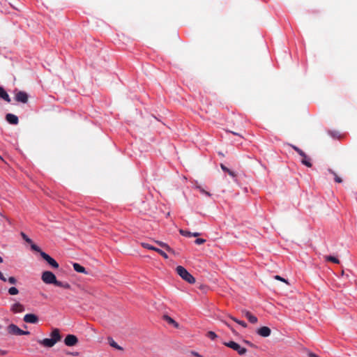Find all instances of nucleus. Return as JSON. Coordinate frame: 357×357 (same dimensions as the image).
Returning a JSON list of instances; mask_svg holds the SVG:
<instances>
[{
  "mask_svg": "<svg viewBox=\"0 0 357 357\" xmlns=\"http://www.w3.org/2000/svg\"><path fill=\"white\" fill-rule=\"evenodd\" d=\"M155 252H157L158 254L162 255L165 259L168 258V256L167 255V254L165 252H164L162 250H160L159 248H156Z\"/></svg>",
  "mask_w": 357,
  "mask_h": 357,
  "instance_id": "obj_29",
  "label": "nucleus"
},
{
  "mask_svg": "<svg viewBox=\"0 0 357 357\" xmlns=\"http://www.w3.org/2000/svg\"><path fill=\"white\" fill-rule=\"evenodd\" d=\"M195 188L199 190V192L206 196L210 197L211 195L209 192L205 190L202 186L199 185H196Z\"/></svg>",
  "mask_w": 357,
  "mask_h": 357,
  "instance_id": "obj_22",
  "label": "nucleus"
},
{
  "mask_svg": "<svg viewBox=\"0 0 357 357\" xmlns=\"http://www.w3.org/2000/svg\"><path fill=\"white\" fill-rule=\"evenodd\" d=\"M0 279L3 280V282H6L7 280L3 275V274L0 271Z\"/></svg>",
  "mask_w": 357,
  "mask_h": 357,
  "instance_id": "obj_36",
  "label": "nucleus"
},
{
  "mask_svg": "<svg viewBox=\"0 0 357 357\" xmlns=\"http://www.w3.org/2000/svg\"><path fill=\"white\" fill-rule=\"evenodd\" d=\"M227 326L231 329V331H232V333L234 334V335H236L237 333L236 332V331L229 324H226Z\"/></svg>",
  "mask_w": 357,
  "mask_h": 357,
  "instance_id": "obj_37",
  "label": "nucleus"
},
{
  "mask_svg": "<svg viewBox=\"0 0 357 357\" xmlns=\"http://www.w3.org/2000/svg\"><path fill=\"white\" fill-rule=\"evenodd\" d=\"M10 310L13 313H20L24 311V307L20 303L16 302L11 305Z\"/></svg>",
  "mask_w": 357,
  "mask_h": 357,
  "instance_id": "obj_8",
  "label": "nucleus"
},
{
  "mask_svg": "<svg viewBox=\"0 0 357 357\" xmlns=\"http://www.w3.org/2000/svg\"><path fill=\"white\" fill-rule=\"evenodd\" d=\"M206 336L211 340H215L217 337L216 334L213 331H208Z\"/></svg>",
  "mask_w": 357,
  "mask_h": 357,
  "instance_id": "obj_27",
  "label": "nucleus"
},
{
  "mask_svg": "<svg viewBox=\"0 0 357 357\" xmlns=\"http://www.w3.org/2000/svg\"><path fill=\"white\" fill-rule=\"evenodd\" d=\"M0 98H3L4 100L8 102H10V98L6 91L0 86Z\"/></svg>",
  "mask_w": 357,
  "mask_h": 357,
  "instance_id": "obj_14",
  "label": "nucleus"
},
{
  "mask_svg": "<svg viewBox=\"0 0 357 357\" xmlns=\"http://www.w3.org/2000/svg\"><path fill=\"white\" fill-rule=\"evenodd\" d=\"M30 244H31V248H32L33 250H35V251H36V252H40H40H42V251L40 250V248H39L38 246H37L36 244H34L33 242H32V243H30Z\"/></svg>",
  "mask_w": 357,
  "mask_h": 357,
  "instance_id": "obj_30",
  "label": "nucleus"
},
{
  "mask_svg": "<svg viewBox=\"0 0 357 357\" xmlns=\"http://www.w3.org/2000/svg\"><path fill=\"white\" fill-rule=\"evenodd\" d=\"M3 262V258L0 256V263Z\"/></svg>",
  "mask_w": 357,
  "mask_h": 357,
  "instance_id": "obj_42",
  "label": "nucleus"
},
{
  "mask_svg": "<svg viewBox=\"0 0 357 357\" xmlns=\"http://www.w3.org/2000/svg\"><path fill=\"white\" fill-rule=\"evenodd\" d=\"M50 336L51 338H45L43 340H38V343L45 347L50 348L61 339V336L58 328H54L52 331Z\"/></svg>",
  "mask_w": 357,
  "mask_h": 357,
  "instance_id": "obj_2",
  "label": "nucleus"
},
{
  "mask_svg": "<svg viewBox=\"0 0 357 357\" xmlns=\"http://www.w3.org/2000/svg\"><path fill=\"white\" fill-rule=\"evenodd\" d=\"M294 149L301 156L304 155V152L296 146H293Z\"/></svg>",
  "mask_w": 357,
  "mask_h": 357,
  "instance_id": "obj_32",
  "label": "nucleus"
},
{
  "mask_svg": "<svg viewBox=\"0 0 357 357\" xmlns=\"http://www.w3.org/2000/svg\"><path fill=\"white\" fill-rule=\"evenodd\" d=\"M29 331H24L21 330V331H20V335H29Z\"/></svg>",
  "mask_w": 357,
  "mask_h": 357,
  "instance_id": "obj_38",
  "label": "nucleus"
},
{
  "mask_svg": "<svg viewBox=\"0 0 357 357\" xmlns=\"http://www.w3.org/2000/svg\"><path fill=\"white\" fill-rule=\"evenodd\" d=\"M310 357H317V356L314 354H310Z\"/></svg>",
  "mask_w": 357,
  "mask_h": 357,
  "instance_id": "obj_41",
  "label": "nucleus"
},
{
  "mask_svg": "<svg viewBox=\"0 0 357 357\" xmlns=\"http://www.w3.org/2000/svg\"><path fill=\"white\" fill-rule=\"evenodd\" d=\"M328 172L334 176L335 182L339 183H342V178L339 176H337V174L335 172H333L331 169H328Z\"/></svg>",
  "mask_w": 357,
  "mask_h": 357,
  "instance_id": "obj_21",
  "label": "nucleus"
},
{
  "mask_svg": "<svg viewBox=\"0 0 357 357\" xmlns=\"http://www.w3.org/2000/svg\"><path fill=\"white\" fill-rule=\"evenodd\" d=\"M7 331L10 334L20 335L21 329L16 325L12 324L8 326Z\"/></svg>",
  "mask_w": 357,
  "mask_h": 357,
  "instance_id": "obj_11",
  "label": "nucleus"
},
{
  "mask_svg": "<svg viewBox=\"0 0 357 357\" xmlns=\"http://www.w3.org/2000/svg\"><path fill=\"white\" fill-rule=\"evenodd\" d=\"M6 120L11 124H17L18 123L17 116L12 114L6 115Z\"/></svg>",
  "mask_w": 357,
  "mask_h": 357,
  "instance_id": "obj_12",
  "label": "nucleus"
},
{
  "mask_svg": "<svg viewBox=\"0 0 357 357\" xmlns=\"http://www.w3.org/2000/svg\"><path fill=\"white\" fill-rule=\"evenodd\" d=\"M179 233L182 235V236H188V237H190L192 236V233L188 231H186V230H183V229H180L179 230Z\"/></svg>",
  "mask_w": 357,
  "mask_h": 357,
  "instance_id": "obj_26",
  "label": "nucleus"
},
{
  "mask_svg": "<svg viewBox=\"0 0 357 357\" xmlns=\"http://www.w3.org/2000/svg\"><path fill=\"white\" fill-rule=\"evenodd\" d=\"M73 268H74V270L75 271H77V273H84V274L87 273L85 268L77 263L73 264Z\"/></svg>",
  "mask_w": 357,
  "mask_h": 357,
  "instance_id": "obj_13",
  "label": "nucleus"
},
{
  "mask_svg": "<svg viewBox=\"0 0 357 357\" xmlns=\"http://www.w3.org/2000/svg\"><path fill=\"white\" fill-rule=\"evenodd\" d=\"M141 245L146 249L154 250V251H155V250L157 248H155V247H153L146 243H144V242L141 243Z\"/></svg>",
  "mask_w": 357,
  "mask_h": 357,
  "instance_id": "obj_23",
  "label": "nucleus"
},
{
  "mask_svg": "<svg viewBox=\"0 0 357 357\" xmlns=\"http://www.w3.org/2000/svg\"><path fill=\"white\" fill-rule=\"evenodd\" d=\"M78 342L77 337L74 335H68L64 339V343L66 346H75Z\"/></svg>",
  "mask_w": 357,
  "mask_h": 357,
  "instance_id": "obj_6",
  "label": "nucleus"
},
{
  "mask_svg": "<svg viewBox=\"0 0 357 357\" xmlns=\"http://www.w3.org/2000/svg\"><path fill=\"white\" fill-rule=\"evenodd\" d=\"M195 242L197 245H201L204 243L206 242V240L204 238H197Z\"/></svg>",
  "mask_w": 357,
  "mask_h": 357,
  "instance_id": "obj_31",
  "label": "nucleus"
},
{
  "mask_svg": "<svg viewBox=\"0 0 357 357\" xmlns=\"http://www.w3.org/2000/svg\"><path fill=\"white\" fill-rule=\"evenodd\" d=\"M42 281L46 284H54L56 287L63 289H70V285L68 282H62L56 280V275L51 271H45L41 275Z\"/></svg>",
  "mask_w": 357,
  "mask_h": 357,
  "instance_id": "obj_1",
  "label": "nucleus"
},
{
  "mask_svg": "<svg viewBox=\"0 0 357 357\" xmlns=\"http://www.w3.org/2000/svg\"><path fill=\"white\" fill-rule=\"evenodd\" d=\"M233 321H234L235 322H236L237 324H238L239 325L242 326L243 327L245 328L247 327V324L246 323H245L244 321H240L237 319H236L235 317H230Z\"/></svg>",
  "mask_w": 357,
  "mask_h": 357,
  "instance_id": "obj_25",
  "label": "nucleus"
},
{
  "mask_svg": "<svg viewBox=\"0 0 357 357\" xmlns=\"http://www.w3.org/2000/svg\"><path fill=\"white\" fill-rule=\"evenodd\" d=\"M224 344L237 351L239 355H243L247 352V349L245 347H241L239 344L234 341L225 342Z\"/></svg>",
  "mask_w": 357,
  "mask_h": 357,
  "instance_id": "obj_4",
  "label": "nucleus"
},
{
  "mask_svg": "<svg viewBox=\"0 0 357 357\" xmlns=\"http://www.w3.org/2000/svg\"><path fill=\"white\" fill-rule=\"evenodd\" d=\"M275 279L287 283V281L285 279L281 278L280 275H275Z\"/></svg>",
  "mask_w": 357,
  "mask_h": 357,
  "instance_id": "obj_34",
  "label": "nucleus"
},
{
  "mask_svg": "<svg viewBox=\"0 0 357 357\" xmlns=\"http://www.w3.org/2000/svg\"><path fill=\"white\" fill-rule=\"evenodd\" d=\"M155 243H157L160 247L165 248L166 250H167L169 252H174V250L165 243H163L162 241H155Z\"/></svg>",
  "mask_w": 357,
  "mask_h": 357,
  "instance_id": "obj_17",
  "label": "nucleus"
},
{
  "mask_svg": "<svg viewBox=\"0 0 357 357\" xmlns=\"http://www.w3.org/2000/svg\"><path fill=\"white\" fill-rule=\"evenodd\" d=\"M302 157V160H301V162L308 167H312V163L310 162V159L305 155V153H304V155H301Z\"/></svg>",
  "mask_w": 357,
  "mask_h": 357,
  "instance_id": "obj_15",
  "label": "nucleus"
},
{
  "mask_svg": "<svg viewBox=\"0 0 357 357\" xmlns=\"http://www.w3.org/2000/svg\"><path fill=\"white\" fill-rule=\"evenodd\" d=\"M21 236L22 238L28 243H32V241L31 238H29L24 233L22 232Z\"/></svg>",
  "mask_w": 357,
  "mask_h": 357,
  "instance_id": "obj_28",
  "label": "nucleus"
},
{
  "mask_svg": "<svg viewBox=\"0 0 357 357\" xmlns=\"http://www.w3.org/2000/svg\"><path fill=\"white\" fill-rule=\"evenodd\" d=\"M193 356H196V357H202L199 354H198L197 352L196 351H192L191 353Z\"/></svg>",
  "mask_w": 357,
  "mask_h": 357,
  "instance_id": "obj_39",
  "label": "nucleus"
},
{
  "mask_svg": "<svg viewBox=\"0 0 357 357\" xmlns=\"http://www.w3.org/2000/svg\"><path fill=\"white\" fill-rule=\"evenodd\" d=\"M108 342L111 347L120 351L123 350V348L118 345L117 343L112 337L108 338Z\"/></svg>",
  "mask_w": 357,
  "mask_h": 357,
  "instance_id": "obj_18",
  "label": "nucleus"
},
{
  "mask_svg": "<svg viewBox=\"0 0 357 357\" xmlns=\"http://www.w3.org/2000/svg\"><path fill=\"white\" fill-rule=\"evenodd\" d=\"M176 273L185 281L190 284L195 282V278L182 266L176 268Z\"/></svg>",
  "mask_w": 357,
  "mask_h": 357,
  "instance_id": "obj_3",
  "label": "nucleus"
},
{
  "mask_svg": "<svg viewBox=\"0 0 357 357\" xmlns=\"http://www.w3.org/2000/svg\"><path fill=\"white\" fill-rule=\"evenodd\" d=\"M15 100L17 102L26 103L28 100V96L24 91H18L15 93Z\"/></svg>",
  "mask_w": 357,
  "mask_h": 357,
  "instance_id": "obj_7",
  "label": "nucleus"
},
{
  "mask_svg": "<svg viewBox=\"0 0 357 357\" xmlns=\"http://www.w3.org/2000/svg\"><path fill=\"white\" fill-rule=\"evenodd\" d=\"M324 258H325L326 261H331V262L335 263V264H339L340 263L339 259H337L335 257L325 256Z\"/></svg>",
  "mask_w": 357,
  "mask_h": 357,
  "instance_id": "obj_19",
  "label": "nucleus"
},
{
  "mask_svg": "<svg viewBox=\"0 0 357 357\" xmlns=\"http://www.w3.org/2000/svg\"><path fill=\"white\" fill-rule=\"evenodd\" d=\"M8 354V351L0 349V356H5Z\"/></svg>",
  "mask_w": 357,
  "mask_h": 357,
  "instance_id": "obj_35",
  "label": "nucleus"
},
{
  "mask_svg": "<svg viewBox=\"0 0 357 357\" xmlns=\"http://www.w3.org/2000/svg\"><path fill=\"white\" fill-rule=\"evenodd\" d=\"M199 235V234L197 232L192 233V236H198Z\"/></svg>",
  "mask_w": 357,
  "mask_h": 357,
  "instance_id": "obj_40",
  "label": "nucleus"
},
{
  "mask_svg": "<svg viewBox=\"0 0 357 357\" xmlns=\"http://www.w3.org/2000/svg\"><path fill=\"white\" fill-rule=\"evenodd\" d=\"M40 255L52 268H59V264L49 255L44 252H40Z\"/></svg>",
  "mask_w": 357,
  "mask_h": 357,
  "instance_id": "obj_5",
  "label": "nucleus"
},
{
  "mask_svg": "<svg viewBox=\"0 0 357 357\" xmlns=\"http://www.w3.org/2000/svg\"><path fill=\"white\" fill-rule=\"evenodd\" d=\"M257 333L262 337H268L271 335V329L267 326H262L258 329Z\"/></svg>",
  "mask_w": 357,
  "mask_h": 357,
  "instance_id": "obj_10",
  "label": "nucleus"
},
{
  "mask_svg": "<svg viewBox=\"0 0 357 357\" xmlns=\"http://www.w3.org/2000/svg\"><path fill=\"white\" fill-rule=\"evenodd\" d=\"M24 321L26 323L36 324L38 321V318L34 314H26L24 317Z\"/></svg>",
  "mask_w": 357,
  "mask_h": 357,
  "instance_id": "obj_9",
  "label": "nucleus"
},
{
  "mask_svg": "<svg viewBox=\"0 0 357 357\" xmlns=\"http://www.w3.org/2000/svg\"><path fill=\"white\" fill-rule=\"evenodd\" d=\"M8 281L10 284H15L17 282V280L14 277L8 278Z\"/></svg>",
  "mask_w": 357,
  "mask_h": 357,
  "instance_id": "obj_33",
  "label": "nucleus"
},
{
  "mask_svg": "<svg viewBox=\"0 0 357 357\" xmlns=\"http://www.w3.org/2000/svg\"><path fill=\"white\" fill-rule=\"evenodd\" d=\"M8 293L10 295L14 296L17 295L19 293V291L16 287H13L8 289Z\"/></svg>",
  "mask_w": 357,
  "mask_h": 357,
  "instance_id": "obj_24",
  "label": "nucleus"
},
{
  "mask_svg": "<svg viewBox=\"0 0 357 357\" xmlns=\"http://www.w3.org/2000/svg\"><path fill=\"white\" fill-rule=\"evenodd\" d=\"M0 160H3L2 157L0 155Z\"/></svg>",
  "mask_w": 357,
  "mask_h": 357,
  "instance_id": "obj_43",
  "label": "nucleus"
},
{
  "mask_svg": "<svg viewBox=\"0 0 357 357\" xmlns=\"http://www.w3.org/2000/svg\"><path fill=\"white\" fill-rule=\"evenodd\" d=\"M245 316L251 323L255 324L257 322V318L252 314L250 312H245Z\"/></svg>",
  "mask_w": 357,
  "mask_h": 357,
  "instance_id": "obj_16",
  "label": "nucleus"
},
{
  "mask_svg": "<svg viewBox=\"0 0 357 357\" xmlns=\"http://www.w3.org/2000/svg\"><path fill=\"white\" fill-rule=\"evenodd\" d=\"M221 168H222V169L224 172H225L228 173L231 176H232V177H235V176H236V174H235V172H233V171H231V170L229 169L227 167H225V165H223L222 164L221 165Z\"/></svg>",
  "mask_w": 357,
  "mask_h": 357,
  "instance_id": "obj_20",
  "label": "nucleus"
}]
</instances>
